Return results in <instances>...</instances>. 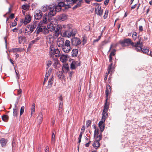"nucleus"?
I'll use <instances>...</instances> for the list:
<instances>
[{
  "instance_id": "f257e3e1",
  "label": "nucleus",
  "mask_w": 152,
  "mask_h": 152,
  "mask_svg": "<svg viewBox=\"0 0 152 152\" xmlns=\"http://www.w3.org/2000/svg\"><path fill=\"white\" fill-rule=\"evenodd\" d=\"M36 26L37 25L34 22L26 26L25 30L27 31L28 34L29 35L34 31Z\"/></svg>"
},
{
  "instance_id": "f03ea898",
  "label": "nucleus",
  "mask_w": 152,
  "mask_h": 152,
  "mask_svg": "<svg viewBox=\"0 0 152 152\" xmlns=\"http://www.w3.org/2000/svg\"><path fill=\"white\" fill-rule=\"evenodd\" d=\"M58 5L55 6L54 4L52 5V8L48 13V15H50V17L54 16L56 14V12H59L61 10V7H57Z\"/></svg>"
},
{
  "instance_id": "7ed1b4c3",
  "label": "nucleus",
  "mask_w": 152,
  "mask_h": 152,
  "mask_svg": "<svg viewBox=\"0 0 152 152\" xmlns=\"http://www.w3.org/2000/svg\"><path fill=\"white\" fill-rule=\"evenodd\" d=\"M138 40L137 41L136 43L134 45L135 49L137 52L141 51L142 48V47L143 46V43L141 42V37H138Z\"/></svg>"
},
{
  "instance_id": "20e7f679",
  "label": "nucleus",
  "mask_w": 152,
  "mask_h": 152,
  "mask_svg": "<svg viewBox=\"0 0 152 152\" xmlns=\"http://www.w3.org/2000/svg\"><path fill=\"white\" fill-rule=\"evenodd\" d=\"M77 1L78 0H66L67 4L65 5V9L71 8L72 6L76 3Z\"/></svg>"
},
{
  "instance_id": "39448f33",
  "label": "nucleus",
  "mask_w": 152,
  "mask_h": 152,
  "mask_svg": "<svg viewBox=\"0 0 152 152\" xmlns=\"http://www.w3.org/2000/svg\"><path fill=\"white\" fill-rule=\"evenodd\" d=\"M34 17L37 20H40L42 16V11L40 10H36L34 13Z\"/></svg>"
},
{
  "instance_id": "423d86ee",
  "label": "nucleus",
  "mask_w": 152,
  "mask_h": 152,
  "mask_svg": "<svg viewBox=\"0 0 152 152\" xmlns=\"http://www.w3.org/2000/svg\"><path fill=\"white\" fill-rule=\"evenodd\" d=\"M81 40L79 38L74 37L71 39V43L73 45L77 46L81 44Z\"/></svg>"
},
{
  "instance_id": "0eeeda50",
  "label": "nucleus",
  "mask_w": 152,
  "mask_h": 152,
  "mask_svg": "<svg viewBox=\"0 0 152 152\" xmlns=\"http://www.w3.org/2000/svg\"><path fill=\"white\" fill-rule=\"evenodd\" d=\"M112 60L113 58L112 56H109V62L111 63V64L109 65L108 67V73H110V72H111V73L112 72H113V70L114 69V68L112 66L113 64Z\"/></svg>"
},
{
  "instance_id": "6e6552de",
  "label": "nucleus",
  "mask_w": 152,
  "mask_h": 152,
  "mask_svg": "<svg viewBox=\"0 0 152 152\" xmlns=\"http://www.w3.org/2000/svg\"><path fill=\"white\" fill-rule=\"evenodd\" d=\"M67 18V15L65 14H62L59 15H58L56 18L58 21H63L66 19Z\"/></svg>"
},
{
  "instance_id": "1a4fd4ad",
  "label": "nucleus",
  "mask_w": 152,
  "mask_h": 152,
  "mask_svg": "<svg viewBox=\"0 0 152 152\" xmlns=\"http://www.w3.org/2000/svg\"><path fill=\"white\" fill-rule=\"evenodd\" d=\"M76 33V31H74V30H72L69 31H66L63 33V35L64 36L66 35L67 37H69L71 36H74Z\"/></svg>"
},
{
  "instance_id": "9d476101",
  "label": "nucleus",
  "mask_w": 152,
  "mask_h": 152,
  "mask_svg": "<svg viewBox=\"0 0 152 152\" xmlns=\"http://www.w3.org/2000/svg\"><path fill=\"white\" fill-rule=\"evenodd\" d=\"M31 16L30 15H27L25 18V20L23 21V23L24 24L26 25L29 23L31 20Z\"/></svg>"
},
{
  "instance_id": "9b49d317",
  "label": "nucleus",
  "mask_w": 152,
  "mask_h": 152,
  "mask_svg": "<svg viewBox=\"0 0 152 152\" xmlns=\"http://www.w3.org/2000/svg\"><path fill=\"white\" fill-rule=\"evenodd\" d=\"M47 27L51 31H55V27L53 24L50 23L48 24Z\"/></svg>"
},
{
  "instance_id": "f8f14e48",
  "label": "nucleus",
  "mask_w": 152,
  "mask_h": 152,
  "mask_svg": "<svg viewBox=\"0 0 152 152\" xmlns=\"http://www.w3.org/2000/svg\"><path fill=\"white\" fill-rule=\"evenodd\" d=\"M52 53L56 57H59L61 55L60 51L58 49H54Z\"/></svg>"
},
{
  "instance_id": "ddd939ff",
  "label": "nucleus",
  "mask_w": 152,
  "mask_h": 152,
  "mask_svg": "<svg viewBox=\"0 0 152 152\" xmlns=\"http://www.w3.org/2000/svg\"><path fill=\"white\" fill-rule=\"evenodd\" d=\"M111 90V88L110 86L109 85H107L106 87V90L105 91V94L107 98L108 96V94L110 92Z\"/></svg>"
},
{
  "instance_id": "4468645a",
  "label": "nucleus",
  "mask_w": 152,
  "mask_h": 152,
  "mask_svg": "<svg viewBox=\"0 0 152 152\" xmlns=\"http://www.w3.org/2000/svg\"><path fill=\"white\" fill-rule=\"evenodd\" d=\"M23 49L21 48H13L10 50V52H19L22 51L23 50Z\"/></svg>"
},
{
  "instance_id": "2eb2a0df",
  "label": "nucleus",
  "mask_w": 152,
  "mask_h": 152,
  "mask_svg": "<svg viewBox=\"0 0 152 152\" xmlns=\"http://www.w3.org/2000/svg\"><path fill=\"white\" fill-rule=\"evenodd\" d=\"M52 5H49L48 6L46 5L44 6L42 8V11L43 12H45L49 9L50 11V10L52 9Z\"/></svg>"
},
{
  "instance_id": "dca6fc26",
  "label": "nucleus",
  "mask_w": 152,
  "mask_h": 152,
  "mask_svg": "<svg viewBox=\"0 0 152 152\" xmlns=\"http://www.w3.org/2000/svg\"><path fill=\"white\" fill-rule=\"evenodd\" d=\"M62 49L63 51H64L65 53H69L70 50L72 48L71 47H64V46H62Z\"/></svg>"
},
{
  "instance_id": "f3484780",
  "label": "nucleus",
  "mask_w": 152,
  "mask_h": 152,
  "mask_svg": "<svg viewBox=\"0 0 152 152\" xmlns=\"http://www.w3.org/2000/svg\"><path fill=\"white\" fill-rule=\"evenodd\" d=\"M53 75H52L48 80V88H50L51 87L52 85L53 82Z\"/></svg>"
},
{
  "instance_id": "a211bd4d",
  "label": "nucleus",
  "mask_w": 152,
  "mask_h": 152,
  "mask_svg": "<svg viewBox=\"0 0 152 152\" xmlns=\"http://www.w3.org/2000/svg\"><path fill=\"white\" fill-rule=\"evenodd\" d=\"M13 110V115L14 116H17L19 112L17 106L15 107L14 106Z\"/></svg>"
},
{
  "instance_id": "6ab92c4d",
  "label": "nucleus",
  "mask_w": 152,
  "mask_h": 152,
  "mask_svg": "<svg viewBox=\"0 0 152 152\" xmlns=\"http://www.w3.org/2000/svg\"><path fill=\"white\" fill-rule=\"evenodd\" d=\"M78 50L77 49H73L72 52V57L77 56Z\"/></svg>"
},
{
  "instance_id": "aec40b11",
  "label": "nucleus",
  "mask_w": 152,
  "mask_h": 152,
  "mask_svg": "<svg viewBox=\"0 0 152 152\" xmlns=\"http://www.w3.org/2000/svg\"><path fill=\"white\" fill-rule=\"evenodd\" d=\"M40 24L39 23V24ZM43 29L41 28L40 26L39 25V26L37 27V28L36 29V30L34 32V33H35L36 31H37L36 33L37 34H39V33L40 32H42L43 31Z\"/></svg>"
},
{
  "instance_id": "412c9836",
  "label": "nucleus",
  "mask_w": 152,
  "mask_h": 152,
  "mask_svg": "<svg viewBox=\"0 0 152 152\" xmlns=\"http://www.w3.org/2000/svg\"><path fill=\"white\" fill-rule=\"evenodd\" d=\"M55 28L56 29L55 30V35H58L59 33H60V32H61L60 30H61L60 29V28L58 25H57L56 26Z\"/></svg>"
},
{
  "instance_id": "4be33fe9",
  "label": "nucleus",
  "mask_w": 152,
  "mask_h": 152,
  "mask_svg": "<svg viewBox=\"0 0 152 152\" xmlns=\"http://www.w3.org/2000/svg\"><path fill=\"white\" fill-rule=\"evenodd\" d=\"M7 142L6 140L4 138H2L0 140V143L2 147H5Z\"/></svg>"
},
{
  "instance_id": "5701e85b",
  "label": "nucleus",
  "mask_w": 152,
  "mask_h": 152,
  "mask_svg": "<svg viewBox=\"0 0 152 152\" xmlns=\"http://www.w3.org/2000/svg\"><path fill=\"white\" fill-rule=\"evenodd\" d=\"M26 37L24 36H20L18 37L19 43L21 44L24 41H25Z\"/></svg>"
},
{
  "instance_id": "b1692460",
  "label": "nucleus",
  "mask_w": 152,
  "mask_h": 152,
  "mask_svg": "<svg viewBox=\"0 0 152 152\" xmlns=\"http://www.w3.org/2000/svg\"><path fill=\"white\" fill-rule=\"evenodd\" d=\"M102 119L104 120V121H105L106 118L107 117L108 114L107 112L104 111H103L102 113Z\"/></svg>"
},
{
  "instance_id": "393cba45",
  "label": "nucleus",
  "mask_w": 152,
  "mask_h": 152,
  "mask_svg": "<svg viewBox=\"0 0 152 152\" xmlns=\"http://www.w3.org/2000/svg\"><path fill=\"white\" fill-rule=\"evenodd\" d=\"M43 115L42 113H39L38 117V123L40 124L42 122V119Z\"/></svg>"
},
{
  "instance_id": "a878e982",
  "label": "nucleus",
  "mask_w": 152,
  "mask_h": 152,
  "mask_svg": "<svg viewBox=\"0 0 152 152\" xmlns=\"http://www.w3.org/2000/svg\"><path fill=\"white\" fill-rule=\"evenodd\" d=\"M99 145L100 143L99 142L96 140L95 141L93 144V146L95 148H97L99 147Z\"/></svg>"
},
{
  "instance_id": "bb28decb",
  "label": "nucleus",
  "mask_w": 152,
  "mask_h": 152,
  "mask_svg": "<svg viewBox=\"0 0 152 152\" xmlns=\"http://www.w3.org/2000/svg\"><path fill=\"white\" fill-rule=\"evenodd\" d=\"M107 98L105 101V105L104 107V110L103 111H104L107 112L109 108V106L107 104Z\"/></svg>"
},
{
  "instance_id": "cd10ccee",
  "label": "nucleus",
  "mask_w": 152,
  "mask_h": 152,
  "mask_svg": "<svg viewBox=\"0 0 152 152\" xmlns=\"http://www.w3.org/2000/svg\"><path fill=\"white\" fill-rule=\"evenodd\" d=\"M68 56L67 54H62L60 57V59L62 60V62L66 61L67 60Z\"/></svg>"
},
{
  "instance_id": "c85d7f7f",
  "label": "nucleus",
  "mask_w": 152,
  "mask_h": 152,
  "mask_svg": "<svg viewBox=\"0 0 152 152\" xmlns=\"http://www.w3.org/2000/svg\"><path fill=\"white\" fill-rule=\"evenodd\" d=\"M77 62V61L75 62V61H73L72 62L70 65V68L71 69H75L76 67L75 66V64H76V63Z\"/></svg>"
},
{
  "instance_id": "c756f323",
  "label": "nucleus",
  "mask_w": 152,
  "mask_h": 152,
  "mask_svg": "<svg viewBox=\"0 0 152 152\" xmlns=\"http://www.w3.org/2000/svg\"><path fill=\"white\" fill-rule=\"evenodd\" d=\"M70 42L69 40H66L65 41L64 45H62V46L67 47H71L70 46Z\"/></svg>"
},
{
  "instance_id": "7c9ffc66",
  "label": "nucleus",
  "mask_w": 152,
  "mask_h": 152,
  "mask_svg": "<svg viewBox=\"0 0 152 152\" xmlns=\"http://www.w3.org/2000/svg\"><path fill=\"white\" fill-rule=\"evenodd\" d=\"M96 13L98 15H99L100 16H101L102 15L103 13V10H97L96 11H95Z\"/></svg>"
},
{
  "instance_id": "2f4dec72",
  "label": "nucleus",
  "mask_w": 152,
  "mask_h": 152,
  "mask_svg": "<svg viewBox=\"0 0 152 152\" xmlns=\"http://www.w3.org/2000/svg\"><path fill=\"white\" fill-rule=\"evenodd\" d=\"M65 69L67 71H68L69 70V65L68 64H65L63 65L62 67V70L63 71V69Z\"/></svg>"
},
{
  "instance_id": "473e14b6",
  "label": "nucleus",
  "mask_w": 152,
  "mask_h": 152,
  "mask_svg": "<svg viewBox=\"0 0 152 152\" xmlns=\"http://www.w3.org/2000/svg\"><path fill=\"white\" fill-rule=\"evenodd\" d=\"M42 21L43 23H46L48 21L47 18V14H45L44 15Z\"/></svg>"
},
{
  "instance_id": "72a5a7b5",
  "label": "nucleus",
  "mask_w": 152,
  "mask_h": 152,
  "mask_svg": "<svg viewBox=\"0 0 152 152\" xmlns=\"http://www.w3.org/2000/svg\"><path fill=\"white\" fill-rule=\"evenodd\" d=\"M46 66H47V67L46 68V69H48V68L49 67H50V66L52 65V62L51 61L49 60V61H47L46 62Z\"/></svg>"
},
{
  "instance_id": "f704fd0d",
  "label": "nucleus",
  "mask_w": 152,
  "mask_h": 152,
  "mask_svg": "<svg viewBox=\"0 0 152 152\" xmlns=\"http://www.w3.org/2000/svg\"><path fill=\"white\" fill-rule=\"evenodd\" d=\"M102 137V133H101L100 134L97 135L96 136V141H98L99 142L101 140Z\"/></svg>"
},
{
  "instance_id": "c9c22d12",
  "label": "nucleus",
  "mask_w": 152,
  "mask_h": 152,
  "mask_svg": "<svg viewBox=\"0 0 152 152\" xmlns=\"http://www.w3.org/2000/svg\"><path fill=\"white\" fill-rule=\"evenodd\" d=\"M75 4H76L73 7L72 9L73 10H75L77 8L80 7L81 5V4H80V2H79V3L77 2V3H75Z\"/></svg>"
},
{
  "instance_id": "e433bc0d",
  "label": "nucleus",
  "mask_w": 152,
  "mask_h": 152,
  "mask_svg": "<svg viewBox=\"0 0 152 152\" xmlns=\"http://www.w3.org/2000/svg\"><path fill=\"white\" fill-rule=\"evenodd\" d=\"M119 43L121 45L122 47H125L127 46V45L126 44L125 42V41L124 39L123 40L119 41Z\"/></svg>"
},
{
  "instance_id": "4c0bfd02",
  "label": "nucleus",
  "mask_w": 152,
  "mask_h": 152,
  "mask_svg": "<svg viewBox=\"0 0 152 152\" xmlns=\"http://www.w3.org/2000/svg\"><path fill=\"white\" fill-rule=\"evenodd\" d=\"M43 29V31L45 34H47L49 33L50 31L48 28H47L46 27H44Z\"/></svg>"
},
{
  "instance_id": "58836bf2",
  "label": "nucleus",
  "mask_w": 152,
  "mask_h": 152,
  "mask_svg": "<svg viewBox=\"0 0 152 152\" xmlns=\"http://www.w3.org/2000/svg\"><path fill=\"white\" fill-rule=\"evenodd\" d=\"M58 64V62L57 59L56 58L54 59V62L53 64V66L55 69H56V67L57 65Z\"/></svg>"
},
{
  "instance_id": "ea45409f",
  "label": "nucleus",
  "mask_w": 152,
  "mask_h": 152,
  "mask_svg": "<svg viewBox=\"0 0 152 152\" xmlns=\"http://www.w3.org/2000/svg\"><path fill=\"white\" fill-rule=\"evenodd\" d=\"M2 118L3 121L6 122L8 120V117L6 115H4L2 116Z\"/></svg>"
},
{
  "instance_id": "a19ab883",
  "label": "nucleus",
  "mask_w": 152,
  "mask_h": 152,
  "mask_svg": "<svg viewBox=\"0 0 152 152\" xmlns=\"http://www.w3.org/2000/svg\"><path fill=\"white\" fill-rule=\"evenodd\" d=\"M35 104L33 103L31 107V114L34 113L35 111Z\"/></svg>"
},
{
  "instance_id": "79ce46f5",
  "label": "nucleus",
  "mask_w": 152,
  "mask_h": 152,
  "mask_svg": "<svg viewBox=\"0 0 152 152\" xmlns=\"http://www.w3.org/2000/svg\"><path fill=\"white\" fill-rule=\"evenodd\" d=\"M100 5L101 4H99L98 5H96L95 8V11L96 12V11H97V10H100L101 9V7L100 6Z\"/></svg>"
},
{
  "instance_id": "37998d69",
  "label": "nucleus",
  "mask_w": 152,
  "mask_h": 152,
  "mask_svg": "<svg viewBox=\"0 0 152 152\" xmlns=\"http://www.w3.org/2000/svg\"><path fill=\"white\" fill-rule=\"evenodd\" d=\"M116 51V50L115 49H113L111 52V53L109 55V56H115V52Z\"/></svg>"
},
{
  "instance_id": "c03bdc74",
  "label": "nucleus",
  "mask_w": 152,
  "mask_h": 152,
  "mask_svg": "<svg viewBox=\"0 0 152 152\" xmlns=\"http://www.w3.org/2000/svg\"><path fill=\"white\" fill-rule=\"evenodd\" d=\"M91 121L90 120H88L86 121V127H87V128H88V127L91 125Z\"/></svg>"
},
{
  "instance_id": "a18cd8bd",
  "label": "nucleus",
  "mask_w": 152,
  "mask_h": 152,
  "mask_svg": "<svg viewBox=\"0 0 152 152\" xmlns=\"http://www.w3.org/2000/svg\"><path fill=\"white\" fill-rule=\"evenodd\" d=\"M65 5V4L63 2H59L58 4V7L60 8V7H63Z\"/></svg>"
},
{
  "instance_id": "49530a36",
  "label": "nucleus",
  "mask_w": 152,
  "mask_h": 152,
  "mask_svg": "<svg viewBox=\"0 0 152 152\" xmlns=\"http://www.w3.org/2000/svg\"><path fill=\"white\" fill-rule=\"evenodd\" d=\"M149 50L148 49H142L141 51L143 53L148 54Z\"/></svg>"
},
{
  "instance_id": "de8ad7c7",
  "label": "nucleus",
  "mask_w": 152,
  "mask_h": 152,
  "mask_svg": "<svg viewBox=\"0 0 152 152\" xmlns=\"http://www.w3.org/2000/svg\"><path fill=\"white\" fill-rule=\"evenodd\" d=\"M124 40L126 44L127 45H129L131 43V39H126Z\"/></svg>"
},
{
  "instance_id": "09e8293b",
  "label": "nucleus",
  "mask_w": 152,
  "mask_h": 152,
  "mask_svg": "<svg viewBox=\"0 0 152 152\" xmlns=\"http://www.w3.org/2000/svg\"><path fill=\"white\" fill-rule=\"evenodd\" d=\"M24 108L25 107L24 106H22L21 107L20 111V116H21L22 115L23 113Z\"/></svg>"
},
{
  "instance_id": "8fccbe9b",
  "label": "nucleus",
  "mask_w": 152,
  "mask_h": 152,
  "mask_svg": "<svg viewBox=\"0 0 152 152\" xmlns=\"http://www.w3.org/2000/svg\"><path fill=\"white\" fill-rule=\"evenodd\" d=\"M99 127L100 129L101 132L102 133L105 127L104 125L103 124V125H101L100 126H99Z\"/></svg>"
},
{
  "instance_id": "3c124183",
  "label": "nucleus",
  "mask_w": 152,
  "mask_h": 152,
  "mask_svg": "<svg viewBox=\"0 0 152 152\" xmlns=\"http://www.w3.org/2000/svg\"><path fill=\"white\" fill-rule=\"evenodd\" d=\"M22 8L24 10H26L28 8V5L27 4H26L23 5L22 6Z\"/></svg>"
},
{
  "instance_id": "603ef678",
  "label": "nucleus",
  "mask_w": 152,
  "mask_h": 152,
  "mask_svg": "<svg viewBox=\"0 0 152 152\" xmlns=\"http://www.w3.org/2000/svg\"><path fill=\"white\" fill-rule=\"evenodd\" d=\"M63 107V103L62 102H60L59 103L58 110L60 111H61V109H62Z\"/></svg>"
},
{
  "instance_id": "864d4df0",
  "label": "nucleus",
  "mask_w": 152,
  "mask_h": 152,
  "mask_svg": "<svg viewBox=\"0 0 152 152\" xmlns=\"http://www.w3.org/2000/svg\"><path fill=\"white\" fill-rule=\"evenodd\" d=\"M20 96L18 97L17 98V99H16V102H15V104L14 105V106H15V107L16 106H17V105L18 104V101H19V99H20V96Z\"/></svg>"
},
{
  "instance_id": "5fc2aeb1",
  "label": "nucleus",
  "mask_w": 152,
  "mask_h": 152,
  "mask_svg": "<svg viewBox=\"0 0 152 152\" xmlns=\"http://www.w3.org/2000/svg\"><path fill=\"white\" fill-rule=\"evenodd\" d=\"M108 12V10H106L105 11L104 15L103 17L104 19H106L107 18V14Z\"/></svg>"
},
{
  "instance_id": "6e6d98bb",
  "label": "nucleus",
  "mask_w": 152,
  "mask_h": 152,
  "mask_svg": "<svg viewBox=\"0 0 152 152\" xmlns=\"http://www.w3.org/2000/svg\"><path fill=\"white\" fill-rule=\"evenodd\" d=\"M99 130L98 129H96V131L95 133V131H94V137H95L96 135H98L99 134Z\"/></svg>"
},
{
  "instance_id": "4d7b16f0",
  "label": "nucleus",
  "mask_w": 152,
  "mask_h": 152,
  "mask_svg": "<svg viewBox=\"0 0 152 152\" xmlns=\"http://www.w3.org/2000/svg\"><path fill=\"white\" fill-rule=\"evenodd\" d=\"M35 42L34 40L31 41L29 44L28 47H30L31 46L34 44Z\"/></svg>"
},
{
  "instance_id": "13d9d810",
  "label": "nucleus",
  "mask_w": 152,
  "mask_h": 152,
  "mask_svg": "<svg viewBox=\"0 0 152 152\" xmlns=\"http://www.w3.org/2000/svg\"><path fill=\"white\" fill-rule=\"evenodd\" d=\"M104 121H100L98 124L99 126H100L101 125H103L104 124H103V123Z\"/></svg>"
},
{
  "instance_id": "bf43d9fd",
  "label": "nucleus",
  "mask_w": 152,
  "mask_h": 152,
  "mask_svg": "<svg viewBox=\"0 0 152 152\" xmlns=\"http://www.w3.org/2000/svg\"><path fill=\"white\" fill-rule=\"evenodd\" d=\"M52 69L51 68H50L48 72L47 73L48 74V75H50L51 74L52 71Z\"/></svg>"
},
{
  "instance_id": "052dcab7",
  "label": "nucleus",
  "mask_w": 152,
  "mask_h": 152,
  "mask_svg": "<svg viewBox=\"0 0 152 152\" xmlns=\"http://www.w3.org/2000/svg\"><path fill=\"white\" fill-rule=\"evenodd\" d=\"M82 38H83V39L82 40V41H83V44L84 45L85 44H86V40L85 39L84 37H83Z\"/></svg>"
},
{
  "instance_id": "680f3d73",
  "label": "nucleus",
  "mask_w": 152,
  "mask_h": 152,
  "mask_svg": "<svg viewBox=\"0 0 152 152\" xmlns=\"http://www.w3.org/2000/svg\"><path fill=\"white\" fill-rule=\"evenodd\" d=\"M110 0H105L104 1V4L106 6L109 2Z\"/></svg>"
},
{
  "instance_id": "e2e57ef3",
  "label": "nucleus",
  "mask_w": 152,
  "mask_h": 152,
  "mask_svg": "<svg viewBox=\"0 0 152 152\" xmlns=\"http://www.w3.org/2000/svg\"><path fill=\"white\" fill-rule=\"evenodd\" d=\"M54 49L53 47L50 46V52L51 53H52L53 51L54 50Z\"/></svg>"
},
{
  "instance_id": "0e129e2a",
  "label": "nucleus",
  "mask_w": 152,
  "mask_h": 152,
  "mask_svg": "<svg viewBox=\"0 0 152 152\" xmlns=\"http://www.w3.org/2000/svg\"><path fill=\"white\" fill-rule=\"evenodd\" d=\"M41 37H37L36 39H35L34 40L35 42H37L39 40L41 39Z\"/></svg>"
},
{
  "instance_id": "69168bd1",
  "label": "nucleus",
  "mask_w": 152,
  "mask_h": 152,
  "mask_svg": "<svg viewBox=\"0 0 152 152\" xmlns=\"http://www.w3.org/2000/svg\"><path fill=\"white\" fill-rule=\"evenodd\" d=\"M74 73V72L72 71H71L70 72L69 74V76L70 77V78L71 79V78L72 77V74Z\"/></svg>"
},
{
  "instance_id": "338daca9",
  "label": "nucleus",
  "mask_w": 152,
  "mask_h": 152,
  "mask_svg": "<svg viewBox=\"0 0 152 152\" xmlns=\"http://www.w3.org/2000/svg\"><path fill=\"white\" fill-rule=\"evenodd\" d=\"M139 30L140 31H143L142 26H139Z\"/></svg>"
},
{
  "instance_id": "774afa93",
  "label": "nucleus",
  "mask_w": 152,
  "mask_h": 152,
  "mask_svg": "<svg viewBox=\"0 0 152 152\" xmlns=\"http://www.w3.org/2000/svg\"><path fill=\"white\" fill-rule=\"evenodd\" d=\"M17 24V23L16 22H13L11 24V26H15Z\"/></svg>"
}]
</instances>
